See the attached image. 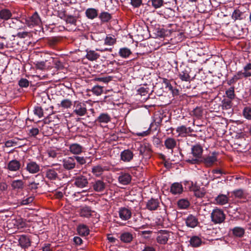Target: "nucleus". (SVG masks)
<instances>
[{
  "label": "nucleus",
  "instance_id": "51",
  "mask_svg": "<svg viewBox=\"0 0 251 251\" xmlns=\"http://www.w3.org/2000/svg\"><path fill=\"white\" fill-rule=\"evenodd\" d=\"M34 113L40 118L44 116L43 110L40 106L35 107Z\"/></svg>",
  "mask_w": 251,
  "mask_h": 251
},
{
  "label": "nucleus",
  "instance_id": "28",
  "mask_svg": "<svg viewBox=\"0 0 251 251\" xmlns=\"http://www.w3.org/2000/svg\"><path fill=\"white\" fill-rule=\"evenodd\" d=\"M232 234L238 238L243 237L245 233V230L244 228L240 226H236L233 228L231 230Z\"/></svg>",
  "mask_w": 251,
  "mask_h": 251
},
{
  "label": "nucleus",
  "instance_id": "14",
  "mask_svg": "<svg viewBox=\"0 0 251 251\" xmlns=\"http://www.w3.org/2000/svg\"><path fill=\"white\" fill-rule=\"evenodd\" d=\"M19 244L20 246L24 249L28 248L31 246V239L29 237L26 235H22L20 236L19 239Z\"/></svg>",
  "mask_w": 251,
  "mask_h": 251
},
{
  "label": "nucleus",
  "instance_id": "52",
  "mask_svg": "<svg viewBox=\"0 0 251 251\" xmlns=\"http://www.w3.org/2000/svg\"><path fill=\"white\" fill-rule=\"evenodd\" d=\"M64 20L67 23H69L72 25H75L76 22V19L75 17L71 15L67 16Z\"/></svg>",
  "mask_w": 251,
  "mask_h": 251
},
{
  "label": "nucleus",
  "instance_id": "49",
  "mask_svg": "<svg viewBox=\"0 0 251 251\" xmlns=\"http://www.w3.org/2000/svg\"><path fill=\"white\" fill-rule=\"evenodd\" d=\"M194 192L195 196L197 198H202L205 194L204 190L198 189V188L194 189Z\"/></svg>",
  "mask_w": 251,
  "mask_h": 251
},
{
  "label": "nucleus",
  "instance_id": "60",
  "mask_svg": "<svg viewBox=\"0 0 251 251\" xmlns=\"http://www.w3.org/2000/svg\"><path fill=\"white\" fill-rule=\"evenodd\" d=\"M130 3L134 7H139L142 3V0H130Z\"/></svg>",
  "mask_w": 251,
  "mask_h": 251
},
{
  "label": "nucleus",
  "instance_id": "56",
  "mask_svg": "<svg viewBox=\"0 0 251 251\" xmlns=\"http://www.w3.org/2000/svg\"><path fill=\"white\" fill-rule=\"evenodd\" d=\"M234 195L237 198H242L244 196V192L242 189H238L233 191Z\"/></svg>",
  "mask_w": 251,
  "mask_h": 251
},
{
  "label": "nucleus",
  "instance_id": "45",
  "mask_svg": "<svg viewBox=\"0 0 251 251\" xmlns=\"http://www.w3.org/2000/svg\"><path fill=\"white\" fill-rule=\"evenodd\" d=\"M243 72L246 78L251 76V63H247L243 68Z\"/></svg>",
  "mask_w": 251,
  "mask_h": 251
},
{
  "label": "nucleus",
  "instance_id": "61",
  "mask_svg": "<svg viewBox=\"0 0 251 251\" xmlns=\"http://www.w3.org/2000/svg\"><path fill=\"white\" fill-rule=\"evenodd\" d=\"M95 79L97 81L107 83L111 80V77L108 76L105 77H97L95 78Z\"/></svg>",
  "mask_w": 251,
  "mask_h": 251
},
{
  "label": "nucleus",
  "instance_id": "50",
  "mask_svg": "<svg viewBox=\"0 0 251 251\" xmlns=\"http://www.w3.org/2000/svg\"><path fill=\"white\" fill-rule=\"evenodd\" d=\"M226 95L227 98L230 99L232 100L235 97L234 89V87H231L226 91Z\"/></svg>",
  "mask_w": 251,
  "mask_h": 251
},
{
  "label": "nucleus",
  "instance_id": "41",
  "mask_svg": "<svg viewBox=\"0 0 251 251\" xmlns=\"http://www.w3.org/2000/svg\"><path fill=\"white\" fill-rule=\"evenodd\" d=\"M190 244L194 247H197L200 246L201 243V239L197 236L192 237L190 241Z\"/></svg>",
  "mask_w": 251,
  "mask_h": 251
},
{
  "label": "nucleus",
  "instance_id": "13",
  "mask_svg": "<svg viewBox=\"0 0 251 251\" xmlns=\"http://www.w3.org/2000/svg\"><path fill=\"white\" fill-rule=\"evenodd\" d=\"M25 169L30 174H36L40 171V166L36 162L31 161L27 163Z\"/></svg>",
  "mask_w": 251,
  "mask_h": 251
},
{
  "label": "nucleus",
  "instance_id": "48",
  "mask_svg": "<svg viewBox=\"0 0 251 251\" xmlns=\"http://www.w3.org/2000/svg\"><path fill=\"white\" fill-rule=\"evenodd\" d=\"M151 5L155 9L159 8L163 5V0H151Z\"/></svg>",
  "mask_w": 251,
  "mask_h": 251
},
{
  "label": "nucleus",
  "instance_id": "26",
  "mask_svg": "<svg viewBox=\"0 0 251 251\" xmlns=\"http://www.w3.org/2000/svg\"><path fill=\"white\" fill-rule=\"evenodd\" d=\"M228 201V197L223 194L219 195L215 199V202L217 204L223 205L226 204Z\"/></svg>",
  "mask_w": 251,
  "mask_h": 251
},
{
  "label": "nucleus",
  "instance_id": "43",
  "mask_svg": "<svg viewBox=\"0 0 251 251\" xmlns=\"http://www.w3.org/2000/svg\"><path fill=\"white\" fill-rule=\"evenodd\" d=\"M177 205L181 209H186L190 205V202L187 200L181 199L178 201Z\"/></svg>",
  "mask_w": 251,
  "mask_h": 251
},
{
  "label": "nucleus",
  "instance_id": "32",
  "mask_svg": "<svg viewBox=\"0 0 251 251\" xmlns=\"http://www.w3.org/2000/svg\"><path fill=\"white\" fill-rule=\"evenodd\" d=\"M11 185L14 190L23 189L24 187V182L21 179L15 180L12 181Z\"/></svg>",
  "mask_w": 251,
  "mask_h": 251
},
{
  "label": "nucleus",
  "instance_id": "7",
  "mask_svg": "<svg viewBox=\"0 0 251 251\" xmlns=\"http://www.w3.org/2000/svg\"><path fill=\"white\" fill-rule=\"evenodd\" d=\"M171 234H172V232L166 230H160L158 233L156 238L157 243L160 244H166L170 238Z\"/></svg>",
  "mask_w": 251,
  "mask_h": 251
},
{
  "label": "nucleus",
  "instance_id": "12",
  "mask_svg": "<svg viewBox=\"0 0 251 251\" xmlns=\"http://www.w3.org/2000/svg\"><path fill=\"white\" fill-rule=\"evenodd\" d=\"M84 150V148L78 143H73L69 145V151L70 152L75 155L81 154Z\"/></svg>",
  "mask_w": 251,
  "mask_h": 251
},
{
  "label": "nucleus",
  "instance_id": "2",
  "mask_svg": "<svg viewBox=\"0 0 251 251\" xmlns=\"http://www.w3.org/2000/svg\"><path fill=\"white\" fill-rule=\"evenodd\" d=\"M86 105L84 102L75 101L73 104V113L77 116H83L87 113Z\"/></svg>",
  "mask_w": 251,
  "mask_h": 251
},
{
  "label": "nucleus",
  "instance_id": "62",
  "mask_svg": "<svg viewBox=\"0 0 251 251\" xmlns=\"http://www.w3.org/2000/svg\"><path fill=\"white\" fill-rule=\"evenodd\" d=\"M162 120H163V118H162V117H161L160 116H159L157 117H155L154 122V124L155 125V126L157 127H158L159 126H160L161 123H162Z\"/></svg>",
  "mask_w": 251,
  "mask_h": 251
},
{
  "label": "nucleus",
  "instance_id": "59",
  "mask_svg": "<svg viewBox=\"0 0 251 251\" xmlns=\"http://www.w3.org/2000/svg\"><path fill=\"white\" fill-rule=\"evenodd\" d=\"M36 67L37 69L43 70L46 68L47 66L46 65V62L41 61L37 62L36 64Z\"/></svg>",
  "mask_w": 251,
  "mask_h": 251
},
{
  "label": "nucleus",
  "instance_id": "6",
  "mask_svg": "<svg viewBox=\"0 0 251 251\" xmlns=\"http://www.w3.org/2000/svg\"><path fill=\"white\" fill-rule=\"evenodd\" d=\"M62 163L63 168L67 171L72 170L75 168H78V165L75 162L73 156L64 158Z\"/></svg>",
  "mask_w": 251,
  "mask_h": 251
},
{
  "label": "nucleus",
  "instance_id": "23",
  "mask_svg": "<svg viewBox=\"0 0 251 251\" xmlns=\"http://www.w3.org/2000/svg\"><path fill=\"white\" fill-rule=\"evenodd\" d=\"M183 191V187L181 184L175 182L172 184L170 188V192L174 195L181 193Z\"/></svg>",
  "mask_w": 251,
  "mask_h": 251
},
{
  "label": "nucleus",
  "instance_id": "1",
  "mask_svg": "<svg viewBox=\"0 0 251 251\" xmlns=\"http://www.w3.org/2000/svg\"><path fill=\"white\" fill-rule=\"evenodd\" d=\"M210 217L211 222L214 224H220L224 222L226 215L223 210L216 207L212 210Z\"/></svg>",
  "mask_w": 251,
  "mask_h": 251
},
{
  "label": "nucleus",
  "instance_id": "46",
  "mask_svg": "<svg viewBox=\"0 0 251 251\" xmlns=\"http://www.w3.org/2000/svg\"><path fill=\"white\" fill-rule=\"evenodd\" d=\"M243 115L246 119L251 120V107H245L243 111Z\"/></svg>",
  "mask_w": 251,
  "mask_h": 251
},
{
  "label": "nucleus",
  "instance_id": "34",
  "mask_svg": "<svg viewBox=\"0 0 251 251\" xmlns=\"http://www.w3.org/2000/svg\"><path fill=\"white\" fill-rule=\"evenodd\" d=\"M179 77L182 81H190L191 80L189 72L186 69H185L179 73Z\"/></svg>",
  "mask_w": 251,
  "mask_h": 251
},
{
  "label": "nucleus",
  "instance_id": "15",
  "mask_svg": "<svg viewBox=\"0 0 251 251\" xmlns=\"http://www.w3.org/2000/svg\"><path fill=\"white\" fill-rule=\"evenodd\" d=\"M164 146L166 149L171 150L173 153L174 149L176 147L177 141L174 138L168 137L164 141Z\"/></svg>",
  "mask_w": 251,
  "mask_h": 251
},
{
  "label": "nucleus",
  "instance_id": "39",
  "mask_svg": "<svg viewBox=\"0 0 251 251\" xmlns=\"http://www.w3.org/2000/svg\"><path fill=\"white\" fill-rule=\"evenodd\" d=\"M176 132L178 133V136L181 137H186L187 134V127L185 126H178L176 129Z\"/></svg>",
  "mask_w": 251,
  "mask_h": 251
},
{
  "label": "nucleus",
  "instance_id": "54",
  "mask_svg": "<svg viewBox=\"0 0 251 251\" xmlns=\"http://www.w3.org/2000/svg\"><path fill=\"white\" fill-rule=\"evenodd\" d=\"M153 125H154V123H151L150 125V127L148 128V130H147L146 131L138 133H137V135L139 136H142V137L146 136L149 135L151 133V128L152 127V126H153Z\"/></svg>",
  "mask_w": 251,
  "mask_h": 251
},
{
  "label": "nucleus",
  "instance_id": "42",
  "mask_svg": "<svg viewBox=\"0 0 251 251\" xmlns=\"http://www.w3.org/2000/svg\"><path fill=\"white\" fill-rule=\"evenodd\" d=\"M92 92L93 94L96 95V96H100L103 93V87L99 86V85H96L94 86L92 90Z\"/></svg>",
  "mask_w": 251,
  "mask_h": 251
},
{
  "label": "nucleus",
  "instance_id": "33",
  "mask_svg": "<svg viewBox=\"0 0 251 251\" xmlns=\"http://www.w3.org/2000/svg\"><path fill=\"white\" fill-rule=\"evenodd\" d=\"M131 54V50L126 47L120 48L119 51V55L124 58H128Z\"/></svg>",
  "mask_w": 251,
  "mask_h": 251
},
{
  "label": "nucleus",
  "instance_id": "58",
  "mask_svg": "<svg viewBox=\"0 0 251 251\" xmlns=\"http://www.w3.org/2000/svg\"><path fill=\"white\" fill-rule=\"evenodd\" d=\"M66 11L64 9H62L61 10H60L58 11L57 12V16L61 18V19H63L64 20L65 19V18L66 17L67 15L66 14Z\"/></svg>",
  "mask_w": 251,
  "mask_h": 251
},
{
  "label": "nucleus",
  "instance_id": "53",
  "mask_svg": "<svg viewBox=\"0 0 251 251\" xmlns=\"http://www.w3.org/2000/svg\"><path fill=\"white\" fill-rule=\"evenodd\" d=\"M193 115L196 117L199 118L202 115V110L200 107H196L192 111Z\"/></svg>",
  "mask_w": 251,
  "mask_h": 251
},
{
  "label": "nucleus",
  "instance_id": "29",
  "mask_svg": "<svg viewBox=\"0 0 251 251\" xmlns=\"http://www.w3.org/2000/svg\"><path fill=\"white\" fill-rule=\"evenodd\" d=\"M12 16L11 11L7 9H2L0 11V19L4 21L10 19Z\"/></svg>",
  "mask_w": 251,
  "mask_h": 251
},
{
  "label": "nucleus",
  "instance_id": "16",
  "mask_svg": "<svg viewBox=\"0 0 251 251\" xmlns=\"http://www.w3.org/2000/svg\"><path fill=\"white\" fill-rule=\"evenodd\" d=\"M133 157V153L130 150H125L121 152V160L125 162H130Z\"/></svg>",
  "mask_w": 251,
  "mask_h": 251
},
{
  "label": "nucleus",
  "instance_id": "20",
  "mask_svg": "<svg viewBox=\"0 0 251 251\" xmlns=\"http://www.w3.org/2000/svg\"><path fill=\"white\" fill-rule=\"evenodd\" d=\"M217 153L216 152H213L211 155H209L203 158V162L207 167H210L213 165L214 163L217 161Z\"/></svg>",
  "mask_w": 251,
  "mask_h": 251
},
{
  "label": "nucleus",
  "instance_id": "40",
  "mask_svg": "<svg viewBox=\"0 0 251 251\" xmlns=\"http://www.w3.org/2000/svg\"><path fill=\"white\" fill-rule=\"evenodd\" d=\"M75 160V162L76 163V164L78 165V168L79 167V165H83L86 164V158L84 156H80L78 155L73 156Z\"/></svg>",
  "mask_w": 251,
  "mask_h": 251
},
{
  "label": "nucleus",
  "instance_id": "55",
  "mask_svg": "<svg viewBox=\"0 0 251 251\" xmlns=\"http://www.w3.org/2000/svg\"><path fill=\"white\" fill-rule=\"evenodd\" d=\"M19 85L21 87H27L29 85V81L26 78H22L19 81Z\"/></svg>",
  "mask_w": 251,
  "mask_h": 251
},
{
  "label": "nucleus",
  "instance_id": "24",
  "mask_svg": "<svg viewBox=\"0 0 251 251\" xmlns=\"http://www.w3.org/2000/svg\"><path fill=\"white\" fill-rule=\"evenodd\" d=\"M221 106L223 110H228V113L232 111V102L230 99H224L222 101Z\"/></svg>",
  "mask_w": 251,
  "mask_h": 251
},
{
  "label": "nucleus",
  "instance_id": "27",
  "mask_svg": "<svg viewBox=\"0 0 251 251\" xmlns=\"http://www.w3.org/2000/svg\"><path fill=\"white\" fill-rule=\"evenodd\" d=\"M86 51L87 52L86 58L90 61L96 60L100 56V55L95 50L87 49Z\"/></svg>",
  "mask_w": 251,
  "mask_h": 251
},
{
  "label": "nucleus",
  "instance_id": "25",
  "mask_svg": "<svg viewBox=\"0 0 251 251\" xmlns=\"http://www.w3.org/2000/svg\"><path fill=\"white\" fill-rule=\"evenodd\" d=\"M131 180V176L127 173L122 174L118 177V181L120 183L123 185H127L129 184Z\"/></svg>",
  "mask_w": 251,
  "mask_h": 251
},
{
  "label": "nucleus",
  "instance_id": "5",
  "mask_svg": "<svg viewBox=\"0 0 251 251\" xmlns=\"http://www.w3.org/2000/svg\"><path fill=\"white\" fill-rule=\"evenodd\" d=\"M54 168L47 169L46 171V177L50 180H56L58 177V173H60L61 166L59 164H53Z\"/></svg>",
  "mask_w": 251,
  "mask_h": 251
},
{
  "label": "nucleus",
  "instance_id": "22",
  "mask_svg": "<svg viewBox=\"0 0 251 251\" xmlns=\"http://www.w3.org/2000/svg\"><path fill=\"white\" fill-rule=\"evenodd\" d=\"M246 16L244 12L241 11L239 9H235L232 13L231 18L234 21L239 20L241 21L244 19Z\"/></svg>",
  "mask_w": 251,
  "mask_h": 251
},
{
  "label": "nucleus",
  "instance_id": "30",
  "mask_svg": "<svg viewBox=\"0 0 251 251\" xmlns=\"http://www.w3.org/2000/svg\"><path fill=\"white\" fill-rule=\"evenodd\" d=\"M77 231L79 235L85 236L89 234V229L88 227L85 225H80L78 226Z\"/></svg>",
  "mask_w": 251,
  "mask_h": 251
},
{
  "label": "nucleus",
  "instance_id": "9",
  "mask_svg": "<svg viewBox=\"0 0 251 251\" xmlns=\"http://www.w3.org/2000/svg\"><path fill=\"white\" fill-rule=\"evenodd\" d=\"M21 168V163L20 161L16 159H12L9 161L5 167V169L11 172H17Z\"/></svg>",
  "mask_w": 251,
  "mask_h": 251
},
{
  "label": "nucleus",
  "instance_id": "21",
  "mask_svg": "<svg viewBox=\"0 0 251 251\" xmlns=\"http://www.w3.org/2000/svg\"><path fill=\"white\" fill-rule=\"evenodd\" d=\"M110 116L106 113H101L96 119L95 122L101 124H107L111 121Z\"/></svg>",
  "mask_w": 251,
  "mask_h": 251
},
{
  "label": "nucleus",
  "instance_id": "63",
  "mask_svg": "<svg viewBox=\"0 0 251 251\" xmlns=\"http://www.w3.org/2000/svg\"><path fill=\"white\" fill-rule=\"evenodd\" d=\"M234 75L237 80L242 79L244 77L246 78V75L243 71H238L235 75Z\"/></svg>",
  "mask_w": 251,
  "mask_h": 251
},
{
  "label": "nucleus",
  "instance_id": "64",
  "mask_svg": "<svg viewBox=\"0 0 251 251\" xmlns=\"http://www.w3.org/2000/svg\"><path fill=\"white\" fill-rule=\"evenodd\" d=\"M39 133V129L37 128H32L30 129L29 134L30 136H35Z\"/></svg>",
  "mask_w": 251,
  "mask_h": 251
},
{
  "label": "nucleus",
  "instance_id": "8",
  "mask_svg": "<svg viewBox=\"0 0 251 251\" xmlns=\"http://www.w3.org/2000/svg\"><path fill=\"white\" fill-rule=\"evenodd\" d=\"M118 213L119 217L124 221L129 219L132 215L131 209L126 207L119 208Z\"/></svg>",
  "mask_w": 251,
  "mask_h": 251
},
{
  "label": "nucleus",
  "instance_id": "19",
  "mask_svg": "<svg viewBox=\"0 0 251 251\" xmlns=\"http://www.w3.org/2000/svg\"><path fill=\"white\" fill-rule=\"evenodd\" d=\"M159 206V202L158 199H151L147 203L146 207L150 211L156 210Z\"/></svg>",
  "mask_w": 251,
  "mask_h": 251
},
{
  "label": "nucleus",
  "instance_id": "31",
  "mask_svg": "<svg viewBox=\"0 0 251 251\" xmlns=\"http://www.w3.org/2000/svg\"><path fill=\"white\" fill-rule=\"evenodd\" d=\"M86 17L90 19H94L98 15V10L93 8H90L86 9L85 11Z\"/></svg>",
  "mask_w": 251,
  "mask_h": 251
},
{
  "label": "nucleus",
  "instance_id": "3",
  "mask_svg": "<svg viewBox=\"0 0 251 251\" xmlns=\"http://www.w3.org/2000/svg\"><path fill=\"white\" fill-rule=\"evenodd\" d=\"M191 151L195 158L191 159H189L186 161L191 164L197 163L199 161V159L201 157L203 151L202 148L200 145H195L192 148Z\"/></svg>",
  "mask_w": 251,
  "mask_h": 251
},
{
  "label": "nucleus",
  "instance_id": "18",
  "mask_svg": "<svg viewBox=\"0 0 251 251\" xmlns=\"http://www.w3.org/2000/svg\"><path fill=\"white\" fill-rule=\"evenodd\" d=\"M185 223L188 227L194 228L198 224V219L192 214L189 215L185 219Z\"/></svg>",
  "mask_w": 251,
  "mask_h": 251
},
{
  "label": "nucleus",
  "instance_id": "10",
  "mask_svg": "<svg viewBox=\"0 0 251 251\" xmlns=\"http://www.w3.org/2000/svg\"><path fill=\"white\" fill-rule=\"evenodd\" d=\"M92 187L96 192H102L106 188V183L102 180H95L91 183Z\"/></svg>",
  "mask_w": 251,
  "mask_h": 251
},
{
  "label": "nucleus",
  "instance_id": "4",
  "mask_svg": "<svg viewBox=\"0 0 251 251\" xmlns=\"http://www.w3.org/2000/svg\"><path fill=\"white\" fill-rule=\"evenodd\" d=\"M29 27L39 25L41 24V18L37 12H35L31 16L25 19L24 22Z\"/></svg>",
  "mask_w": 251,
  "mask_h": 251
},
{
  "label": "nucleus",
  "instance_id": "17",
  "mask_svg": "<svg viewBox=\"0 0 251 251\" xmlns=\"http://www.w3.org/2000/svg\"><path fill=\"white\" fill-rule=\"evenodd\" d=\"M105 171H107L106 167H103L100 165H97L92 168V173L96 177L100 176Z\"/></svg>",
  "mask_w": 251,
  "mask_h": 251
},
{
  "label": "nucleus",
  "instance_id": "47",
  "mask_svg": "<svg viewBox=\"0 0 251 251\" xmlns=\"http://www.w3.org/2000/svg\"><path fill=\"white\" fill-rule=\"evenodd\" d=\"M33 200L34 197H28L27 198L24 197L22 200L18 202V203L21 205H27L31 203Z\"/></svg>",
  "mask_w": 251,
  "mask_h": 251
},
{
  "label": "nucleus",
  "instance_id": "57",
  "mask_svg": "<svg viewBox=\"0 0 251 251\" xmlns=\"http://www.w3.org/2000/svg\"><path fill=\"white\" fill-rule=\"evenodd\" d=\"M152 231L151 230H145L140 232V234L143 236L145 239H149L150 238V235L152 233Z\"/></svg>",
  "mask_w": 251,
  "mask_h": 251
},
{
  "label": "nucleus",
  "instance_id": "44",
  "mask_svg": "<svg viewBox=\"0 0 251 251\" xmlns=\"http://www.w3.org/2000/svg\"><path fill=\"white\" fill-rule=\"evenodd\" d=\"M73 105L72 102L69 99L63 100L59 105L60 106L63 108H71Z\"/></svg>",
  "mask_w": 251,
  "mask_h": 251
},
{
  "label": "nucleus",
  "instance_id": "36",
  "mask_svg": "<svg viewBox=\"0 0 251 251\" xmlns=\"http://www.w3.org/2000/svg\"><path fill=\"white\" fill-rule=\"evenodd\" d=\"M80 215L81 217L89 218L92 216V210L88 206L84 207L80 210Z\"/></svg>",
  "mask_w": 251,
  "mask_h": 251
},
{
  "label": "nucleus",
  "instance_id": "35",
  "mask_svg": "<svg viewBox=\"0 0 251 251\" xmlns=\"http://www.w3.org/2000/svg\"><path fill=\"white\" fill-rule=\"evenodd\" d=\"M133 239L132 234L126 232L122 233L120 236V239L125 243H129Z\"/></svg>",
  "mask_w": 251,
  "mask_h": 251
},
{
  "label": "nucleus",
  "instance_id": "37",
  "mask_svg": "<svg viewBox=\"0 0 251 251\" xmlns=\"http://www.w3.org/2000/svg\"><path fill=\"white\" fill-rule=\"evenodd\" d=\"M116 42V38L113 35H107L104 39V45L112 46Z\"/></svg>",
  "mask_w": 251,
  "mask_h": 251
},
{
  "label": "nucleus",
  "instance_id": "38",
  "mask_svg": "<svg viewBox=\"0 0 251 251\" xmlns=\"http://www.w3.org/2000/svg\"><path fill=\"white\" fill-rule=\"evenodd\" d=\"M111 18V15L107 12H102L99 16V18L103 23L108 22Z\"/></svg>",
  "mask_w": 251,
  "mask_h": 251
},
{
  "label": "nucleus",
  "instance_id": "11",
  "mask_svg": "<svg viewBox=\"0 0 251 251\" xmlns=\"http://www.w3.org/2000/svg\"><path fill=\"white\" fill-rule=\"evenodd\" d=\"M88 184V179L85 176H78L75 179L74 185L77 187L83 188L87 186Z\"/></svg>",
  "mask_w": 251,
  "mask_h": 251
}]
</instances>
